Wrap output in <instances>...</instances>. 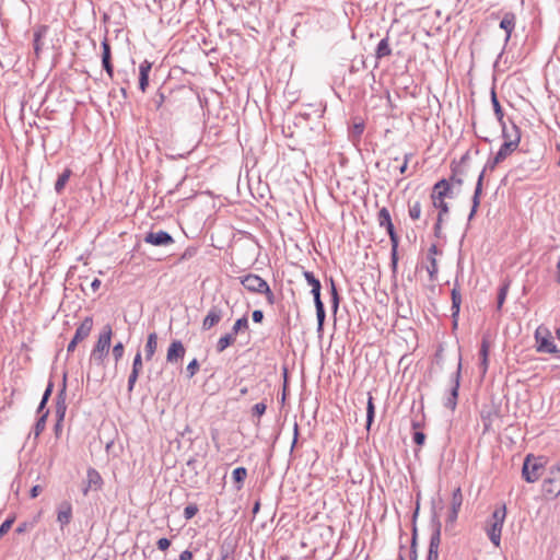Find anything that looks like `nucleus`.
Wrapping results in <instances>:
<instances>
[{
  "label": "nucleus",
  "mask_w": 560,
  "mask_h": 560,
  "mask_svg": "<svg viewBox=\"0 0 560 560\" xmlns=\"http://www.w3.org/2000/svg\"><path fill=\"white\" fill-rule=\"evenodd\" d=\"M198 370H199V363L196 359H194L192 361H190V363L188 364V366L186 369L187 377L188 378L192 377L197 373Z\"/></svg>",
  "instance_id": "obj_53"
},
{
  "label": "nucleus",
  "mask_w": 560,
  "mask_h": 560,
  "mask_svg": "<svg viewBox=\"0 0 560 560\" xmlns=\"http://www.w3.org/2000/svg\"><path fill=\"white\" fill-rule=\"evenodd\" d=\"M48 415H49V410H46L37 419L35 425H34V429H33V433H34L35 438H38L42 434V432L45 430L46 420H47Z\"/></svg>",
  "instance_id": "obj_39"
},
{
  "label": "nucleus",
  "mask_w": 560,
  "mask_h": 560,
  "mask_svg": "<svg viewBox=\"0 0 560 560\" xmlns=\"http://www.w3.org/2000/svg\"><path fill=\"white\" fill-rule=\"evenodd\" d=\"M266 290L264 292H260L259 294H264L266 296L267 303L269 305H273L276 303V298L273 292L270 290L269 284H267Z\"/></svg>",
  "instance_id": "obj_54"
},
{
  "label": "nucleus",
  "mask_w": 560,
  "mask_h": 560,
  "mask_svg": "<svg viewBox=\"0 0 560 560\" xmlns=\"http://www.w3.org/2000/svg\"><path fill=\"white\" fill-rule=\"evenodd\" d=\"M141 370H142V358H141V353L137 352V354L135 355V359H133L131 371H136V372L140 373Z\"/></svg>",
  "instance_id": "obj_56"
},
{
  "label": "nucleus",
  "mask_w": 560,
  "mask_h": 560,
  "mask_svg": "<svg viewBox=\"0 0 560 560\" xmlns=\"http://www.w3.org/2000/svg\"><path fill=\"white\" fill-rule=\"evenodd\" d=\"M102 66L106 73L113 78L114 74V67L112 63V52H110V45L108 43V39L105 37L102 42Z\"/></svg>",
  "instance_id": "obj_17"
},
{
  "label": "nucleus",
  "mask_w": 560,
  "mask_h": 560,
  "mask_svg": "<svg viewBox=\"0 0 560 560\" xmlns=\"http://www.w3.org/2000/svg\"><path fill=\"white\" fill-rule=\"evenodd\" d=\"M463 504V495L460 488H456L452 494L451 510L458 511Z\"/></svg>",
  "instance_id": "obj_41"
},
{
  "label": "nucleus",
  "mask_w": 560,
  "mask_h": 560,
  "mask_svg": "<svg viewBox=\"0 0 560 560\" xmlns=\"http://www.w3.org/2000/svg\"><path fill=\"white\" fill-rule=\"evenodd\" d=\"M417 527L413 526L412 528V537H411V545H410V560H417L418 553H417Z\"/></svg>",
  "instance_id": "obj_48"
},
{
  "label": "nucleus",
  "mask_w": 560,
  "mask_h": 560,
  "mask_svg": "<svg viewBox=\"0 0 560 560\" xmlns=\"http://www.w3.org/2000/svg\"><path fill=\"white\" fill-rule=\"evenodd\" d=\"M66 410H67V404H66V377H65L62 387L58 392L57 397H56L57 427L63 421Z\"/></svg>",
  "instance_id": "obj_14"
},
{
  "label": "nucleus",
  "mask_w": 560,
  "mask_h": 560,
  "mask_svg": "<svg viewBox=\"0 0 560 560\" xmlns=\"http://www.w3.org/2000/svg\"><path fill=\"white\" fill-rule=\"evenodd\" d=\"M517 147L518 145H515V143L512 141L503 142L501 144L499 151L497 152V154L492 159L488 160L487 164L485 165L483 170L481 171V173L478 176V180H477L476 188H475L472 199H471L472 206H471L470 213L468 215V221L472 220V218L475 217V214L478 210V207L480 205V196L482 192V182H483L486 171L487 170L493 171L495 168V166L498 164L502 163L509 155H511L512 152H514L517 149Z\"/></svg>",
  "instance_id": "obj_1"
},
{
  "label": "nucleus",
  "mask_w": 560,
  "mask_h": 560,
  "mask_svg": "<svg viewBox=\"0 0 560 560\" xmlns=\"http://www.w3.org/2000/svg\"><path fill=\"white\" fill-rule=\"evenodd\" d=\"M432 206L439 210L438 215L444 218V215L448 214L450 208L447 202L445 201V197L439 196L434 192H431Z\"/></svg>",
  "instance_id": "obj_26"
},
{
  "label": "nucleus",
  "mask_w": 560,
  "mask_h": 560,
  "mask_svg": "<svg viewBox=\"0 0 560 560\" xmlns=\"http://www.w3.org/2000/svg\"><path fill=\"white\" fill-rule=\"evenodd\" d=\"M508 290H509V284H503L500 287L499 292H498V299H497V308L498 310L502 308V306L505 302L506 295H508Z\"/></svg>",
  "instance_id": "obj_46"
},
{
  "label": "nucleus",
  "mask_w": 560,
  "mask_h": 560,
  "mask_svg": "<svg viewBox=\"0 0 560 560\" xmlns=\"http://www.w3.org/2000/svg\"><path fill=\"white\" fill-rule=\"evenodd\" d=\"M451 296H452V306H451L452 313L459 315L460 304H462V294H460L457 281L455 282V285L452 289Z\"/></svg>",
  "instance_id": "obj_28"
},
{
  "label": "nucleus",
  "mask_w": 560,
  "mask_h": 560,
  "mask_svg": "<svg viewBox=\"0 0 560 560\" xmlns=\"http://www.w3.org/2000/svg\"><path fill=\"white\" fill-rule=\"evenodd\" d=\"M489 348H490L489 340L486 337H483L482 341H481L480 350H479V355H480V359H481L480 369H481L483 374L488 370Z\"/></svg>",
  "instance_id": "obj_27"
},
{
  "label": "nucleus",
  "mask_w": 560,
  "mask_h": 560,
  "mask_svg": "<svg viewBox=\"0 0 560 560\" xmlns=\"http://www.w3.org/2000/svg\"><path fill=\"white\" fill-rule=\"evenodd\" d=\"M464 175H465V172L462 167L452 165V175L448 179L451 183V186L456 185V186L460 187L464 182L463 180Z\"/></svg>",
  "instance_id": "obj_37"
},
{
  "label": "nucleus",
  "mask_w": 560,
  "mask_h": 560,
  "mask_svg": "<svg viewBox=\"0 0 560 560\" xmlns=\"http://www.w3.org/2000/svg\"><path fill=\"white\" fill-rule=\"evenodd\" d=\"M113 357L115 359V362L118 363V361L124 357L125 353V347L122 342H117L112 350Z\"/></svg>",
  "instance_id": "obj_50"
},
{
  "label": "nucleus",
  "mask_w": 560,
  "mask_h": 560,
  "mask_svg": "<svg viewBox=\"0 0 560 560\" xmlns=\"http://www.w3.org/2000/svg\"><path fill=\"white\" fill-rule=\"evenodd\" d=\"M177 34L180 35V40H185L187 45L190 46V49H198V50H201L200 48V43H199V38L202 37V35L198 32H187V26L184 24V27L182 30H179L177 32Z\"/></svg>",
  "instance_id": "obj_18"
},
{
  "label": "nucleus",
  "mask_w": 560,
  "mask_h": 560,
  "mask_svg": "<svg viewBox=\"0 0 560 560\" xmlns=\"http://www.w3.org/2000/svg\"><path fill=\"white\" fill-rule=\"evenodd\" d=\"M412 440L417 445L421 446L425 442V434L421 431H415Z\"/></svg>",
  "instance_id": "obj_57"
},
{
  "label": "nucleus",
  "mask_w": 560,
  "mask_h": 560,
  "mask_svg": "<svg viewBox=\"0 0 560 560\" xmlns=\"http://www.w3.org/2000/svg\"><path fill=\"white\" fill-rule=\"evenodd\" d=\"M15 521V517H9L7 518L1 525H0V538L4 536L12 527L13 523Z\"/></svg>",
  "instance_id": "obj_51"
},
{
  "label": "nucleus",
  "mask_w": 560,
  "mask_h": 560,
  "mask_svg": "<svg viewBox=\"0 0 560 560\" xmlns=\"http://www.w3.org/2000/svg\"><path fill=\"white\" fill-rule=\"evenodd\" d=\"M223 310L219 305H212L202 322V329L209 330L214 327L223 317Z\"/></svg>",
  "instance_id": "obj_13"
},
{
  "label": "nucleus",
  "mask_w": 560,
  "mask_h": 560,
  "mask_svg": "<svg viewBox=\"0 0 560 560\" xmlns=\"http://www.w3.org/2000/svg\"><path fill=\"white\" fill-rule=\"evenodd\" d=\"M248 327H249V325H248V318H247V316H245V315H244L243 317L238 318V319L234 323V325H233V327H232V330H231V334H233V335L236 337V335H237L238 332H241V331H243V330H247V329H248Z\"/></svg>",
  "instance_id": "obj_40"
},
{
  "label": "nucleus",
  "mask_w": 560,
  "mask_h": 560,
  "mask_svg": "<svg viewBox=\"0 0 560 560\" xmlns=\"http://www.w3.org/2000/svg\"><path fill=\"white\" fill-rule=\"evenodd\" d=\"M500 126L502 128V137L504 142L512 141L515 143V145H518L521 141V131L518 127L515 124H512V127L509 129L505 121Z\"/></svg>",
  "instance_id": "obj_21"
},
{
  "label": "nucleus",
  "mask_w": 560,
  "mask_h": 560,
  "mask_svg": "<svg viewBox=\"0 0 560 560\" xmlns=\"http://www.w3.org/2000/svg\"><path fill=\"white\" fill-rule=\"evenodd\" d=\"M52 389H54V383H52V381H49L47 384V387L43 394L42 399L45 401H48L51 396Z\"/></svg>",
  "instance_id": "obj_59"
},
{
  "label": "nucleus",
  "mask_w": 560,
  "mask_h": 560,
  "mask_svg": "<svg viewBox=\"0 0 560 560\" xmlns=\"http://www.w3.org/2000/svg\"><path fill=\"white\" fill-rule=\"evenodd\" d=\"M174 86L171 81H165L159 88L153 102L156 106L158 112L160 113V117L165 121H171L172 118V109L174 106Z\"/></svg>",
  "instance_id": "obj_4"
},
{
  "label": "nucleus",
  "mask_w": 560,
  "mask_h": 560,
  "mask_svg": "<svg viewBox=\"0 0 560 560\" xmlns=\"http://www.w3.org/2000/svg\"><path fill=\"white\" fill-rule=\"evenodd\" d=\"M491 104L493 107L494 115L499 121L500 125H503L504 122V112L500 105V102L497 97V93L494 89L491 90Z\"/></svg>",
  "instance_id": "obj_33"
},
{
  "label": "nucleus",
  "mask_w": 560,
  "mask_h": 560,
  "mask_svg": "<svg viewBox=\"0 0 560 560\" xmlns=\"http://www.w3.org/2000/svg\"><path fill=\"white\" fill-rule=\"evenodd\" d=\"M240 280L244 288L252 293L264 292V290H266L265 287L268 284L267 281L260 278L258 275L254 273H248L244 277H241Z\"/></svg>",
  "instance_id": "obj_11"
},
{
  "label": "nucleus",
  "mask_w": 560,
  "mask_h": 560,
  "mask_svg": "<svg viewBox=\"0 0 560 560\" xmlns=\"http://www.w3.org/2000/svg\"><path fill=\"white\" fill-rule=\"evenodd\" d=\"M175 360V339L171 341L167 349V361L172 362Z\"/></svg>",
  "instance_id": "obj_60"
},
{
  "label": "nucleus",
  "mask_w": 560,
  "mask_h": 560,
  "mask_svg": "<svg viewBox=\"0 0 560 560\" xmlns=\"http://www.w3.org/2000/svg\"><path fill=\"white\" fill-rule=\"evenodd\" d=\"M432 533L430 536L427 560H439V547L441 545L442 524L436 515L431 520Z\"/></svg>",
  "instance_id": "obj_8"
},
{
  "label": "nucleus",
  "mask_w": 560,
  "mask_h": 560,
  "mask_svg": "<svg viewBox=\"0 0 560 560\" xmlns=\"http://www.w3.org/2000/svg\"><path fill=\"white\" fill-rule=\"evenodd\" d=\"M72 175V171L70 168H65V171L58 176L55 183V190L57 194H61Z\"/></svg>",
  "instance_id": "obj_32"
},
{
  "label": "nucleus",
  "mask_w": 560,
  "mask_h": 560,
  "mask_svg": "<svg viewBox=\"0 0 560 560\" xmlns=\"http://www.w3.org/2000/svg\"><path fill=\"white\" fill-rule=\"evenodd\" d=\"M197 252L198 247L196 246L187 247L185 252L180 255V257L177 258V262L192 259L197 255Z\"/></svg>",
  "instance_id": "obj_47"
},
{
  "label": "nucleus",
  "mask_w": 560,
  "mask_h": 560,
  "mask_svg": "<svg viewBox=\"0 0 560 560\" xmlns=\"http://www.w3.org/2000/svg\"><path fill=\"white\" fill-rule=\"evenodd\" d=\"M442 223H443V218H441V215H438L436 222L434 224V235H435V237H440L441 236Z\"/></svg>",
  "instance_id": "obj_61"
},
{
  "label": "nucleus",
  "mask_w": 560,
  "mask_h": 560,
  "mask_svg": "<svg viewBox=\"0 0 560 560\" xmlns=\"http://www.w3.org/2000/svg\"><path fill=\"white\" fill-rule=\"evenodd\" d=\"M151 63L148 60H144L140 63L139 67V88L142 92L145 91L149 85V73L151 71Z\"/></svg>",
  "instance_id": "obj_25"
},
{
  "label": "nucleus",
  "mask_w": 560,
  "mask_h": 560,
  "mask_svg": "<svg viewBox=\"0 0 560 560\" xmlns=\"http://www.w3.org/2000/svg\"><path fill=\"white\" fill-rule=\"evenodd\" d=\"M460 378H462V355L459 354L456 371L451 376V388H450L448 395L444 399V402H443L444 407L450 409L451 411H454L457 406Z\"/></svg>",
  "instance_id": "obj_7"
},
{
  "label": "nucleus",
  "mask_w": 560,
  "mask_h": 560,
  "mask_svg": "<svg viewBox=\"0 0 560 560\" xmlns=\"http://www.w3.org/2000/svg\"><path fill=\"white\" fill-rule=\"evenodd\" d=\"M198 511H199V509H198L197 504H189L184 510V516L186 520H190L198 513Z\"/></svg>",
  "instance_id": "obj_52"
},
{
  "label": "nucleus",
  "mask_w": 560,
  "mask_h": 560,
  "mask_svg": "<svg viewBox=\"0 0 560 560\" xmlns=\"http://www.w3.org/2000/svg\"><path fill=\"white\" fill-rule=\"evenodd\" d=\"M330 295H331V307L336 312L339 306V294L335 284V281L330 279Z\"/></svg>",
  "instance_id": "obj_45"
},
{
  "label": "nucleus",
  "mask_w": 560,
  "mask_h": 560,
  "mask_svg": "<svg viewBox=\"0 0 560 560\" xmlns=\"http://www.w3.org/2000/svg\"><path fill=\"white\" fill-rule=\"evenodd\" d=\"M144 242L155 246H162L172 244L173 237L171 234L164 231L149 232L144 237Z\"/></svg>",
  "instance_id": "obj_15"
},
{
  "label": "nucleus",
  "mask_w": 560,
  "mask_h": 560,
  "mask_svg": "<svg viewBox=\"0 0 560 560\" xmlns=\"http://www.w3.org/2000/svg\"><path fill=\"white\" fill-rule=\"evenodd\" d=\"M179 14L177 24L184 23L187 26V32L198 33V21L196 18L199 12V0H182L179 3Z\"/></svg>",
  "instance_id": "obj_5"
},
{
  "label": "nucleus",
  "mask_w": 560,
  "mask_h": 560,
  "mask_svg": "<svg viewBox=\"0 0 560 560\" xmlns=\"http://www.w3.org/2000/svg\"><path fill=\"white\" fill-rule=\"evenodd\" d=\"M194 557L192 555V551L190 550H185L183 551L180 555H179V559L178 560H191Z\"/></svg>",
  "instance_id": "obj_64"
},
{
  "label": "nucleus",
  "mask_w": 560,
  "mask_h": 560,
  "mask_svg": "<svg viewBox=\"0 0 560 560\" xmlns=\"http://www.w3.org/2000/svg\"><path fill=\"white\" fill-rule=\"evenodd\" d=\"M377 222L381 228H384L389 236L392 250H390V266L395 272L398 265V244L399 237L395 231L390 213L387 208L383 207L377 213Z\"/></svg>",
  "instance_id": "obj_3"
},
{
  "label": "nucleus",
  "mask_w": 560,
  "mask_h": 560,
  "mask_svg": "<svg viewBox=\"0 0 560 560\" xmlns=\"http://www.w3.org/2000/svg\"><path fill=\"white\" fill-rule=\"evenodd\" d=\"M72 518V505L68 501H62L57 508V522L60 524L62 529L67 526Z\"/></svg>",
  "instance_id": "obj_16"
},
{
  "label": "nucleus",
  "mask_w": 560,
  "mask_h": 560,
  "mask_svg": "<svg viewBox=\"0 0 560 560\" xmlns=\"http://www.w3.org/2000/svg\"><path fill=\"white\" fill-rule=\"evenodd\" d=\"M252 317L255 323H261L264 319V313L260 310H255L252 314Z\"/></svg>",
  "instance_id": "obj_63"
},
{
  "label": "nucleus",
  "mask_w": 560,
  "mask_h": 560,
  "mask_svg": "<svg viewBox=\"0 0 560 560\" xmlns=\"http://www.w3.org/2000/svg\"><path fill=\"white\" fill-rule=\"evenodd\" d=\"M505 516H506V506L503 504L502 506L500 508H497L492 515H491V518L489 520V522H492V523H497V524H504V521H505Z\"/></svg>",
  "instance_id": "obj_38"
},
{
  "label": "nucleus",
  "mask_w": 560,
  "mask_h": 560,
  "mask_svg": "<svg viewBox=\"0 0 560 560\" xmlns=\"http://www.w3.org/2000/svg\"><path fill=\"white\" fill-rule=\"evenodd\" d=\"M540 328H538L535 332V338L537 341V351L542 353H550L556 354L558 358H560V350L557 348V346L550 340L549 337H541Z\"/></svg>",
  "instance_id": "obj_12"
},
{
  "label": "nucleus",
  "mask_w": 560,
  "mask_h": 560,
  "mask_svg": "<svg viewBox=\"0 0 560 560\" xmlns=\"http://www.w3.org/2000/svg\"><path fill=\"white\" fill-rule=\"evenodd\" d=\"M103 478L100 472L93 468H88L86 479L84 481V486L82 488L83 495H88L90 491H98L102 489Z\"/></svg>",
  "instance_id": "obj_10"
},
{
  "label": "nucleus",
  "mask_w": 560,
  "mask_h": 560,
  "mask_svg": "<svg viewBox=\"0 0 560 560\" xmlns=\"http://www.w3.org/2000/svg\"><path fill=\"white\" fill-rule=\"evenodd\" d=\"M93 328V318L91 316H86L80 325L77 327L75 332L83 337L84 339L89 337Z\"/></svg>",
  "instance_id": "obj_30"
},
{
  "label": "nucleus",
  "mask_w": 560,
  "mask_h": 560,
  "mask_svg": "<svg viewBox=\"0 0 560 560\" xmlns=\"http://www.w3.org/2000/svg\"><path fill=\"white\" fill-rule=\"evenodd\" d=\"M303 276L306 282L312 287V294L314 296V301L320 299V281L314 276L312 271L304 270Z\"/></svg>",
  "instance_id": "obj_24"
},
{
  "label": "nucleus",
  "mask_w": 560,
  "mask_h": 560,
  "mask_svg": "<svg viewBox=\"0 0 560 560\" xmlns=\"http://www.w3.org/2000/svg\"><path fill=\"white\" fill-rule=\"evenodd\" d=\"M364 131V124L363 122H357L352 126L350 137L352 140H359Z\"/></svg>",
  "instance_id": "obj_49"
},
{
  "label": "nucleus",
  "mask_w": 560,
  "mask_h": 560,
  "mask_svg": "<svg viewBox=\"0 0 560 560\" xmlns=\"http://www.w3.org/2000/svg\"><path fill=\"white\" fill-rule=\"evenodd\" d=\"M408 213L411 220H419L421 215V203L420 201H415L413 203H409Z\"/></svg>",
  "instance_id": "obj_43"
},
{
  "label": "nucleus",
  "mask_w": 560,
  "mask_h": 560,
  "mask_svg": "<svg viewBox=\"0 0 560 560\" xmlns=\"http://www.w3.org/2000/svg\"><path fill=\"white\" fill-rule=\"evenodd\" d=\"M235 340L236 337L231 332L222 336L217 342V351L219 353L223 352L228 347L232 346L235 342Z\"/></svg>",
  "instance_id": "obj_34"
},
{
  "label": "nucleus",
  "mask_w": 560,
  "mask_h": 560,
  "mask_svg": "<svg viewBox=\"0 0 560 560\" xmlns=\"http://www.w3.org/2000/svg\"><path fill=\"white\" fill-rule=\"evenodd\" d=\"M392 55V48L389 46V38L385 37L380 40L375 50L376 59H382Z\"/></svg>",
  "instance_id": "obj_29"
},
{
  "label": "nucleus",
  "mask_w": 560,
  "mask_h": 560,
  "mask_svg": "<svg viewBox=\"0 0 560 560\" xmlns=\"http://www.w3.org/2000/svg\"><path fill=\"white\" fill-rule=\"evenodd\" d=\"M542 491L553 498L560 494V462L549 468V476L542 482Z\"/></svg>",
  "instance_id": "obj_9"
},
{
  "label": "nucleus",
  "mask_w": 560,
  "mask_h": 560,
  "mask_svg": "<svg viewBox=\"0 0 560 560\" xmlns=\"http://www.w3.org/2000/svg\"><path fill=\"white\" fill-rule=\"evenodd\" d=\"M432 192L445 198H453V189L451 183L445 178L434 184Z\"/></svg>",
  "instance_id": "obj_23"
},
{
  "label": "nucleus",
  "mask_w": 560,
  "mask_h": 560,
  "mask_svg": "<svg viewBox=\"0 0 560 560\" xmlns=\"http://www.w3.org/2000/svg\"><path fill=\"white\" fill-rule=\"evenodd\" d=\"M113 329L109 324L105 325L95 342L89 358L91 366H104L112 343Z\"/></svg>",
  "instance_id": "obj_2"
},
{
  "label": "nucleus",
  "mask_w": 560,
  "mask_h": 560,
  "mask_svg": "<svg viewBox=\"0 0 560 560\" xmlns=\"http://www.w3.org/2000/svg\"><path fill=\"white\" fill-rule=\"evenodd\" d=\"M138 376H139L138 372L131 371V373H130V375L128 377V392H132Z\"/></svg>",
  "instance_id": "obj_58"
},
{
  "label": "nucleus",
  "mask_w": 560,
  "mask_h": 560,
  "mask_svg": "<svg viewBox=\"0 0 560 560\" xmlns=\"http://www.w3.org/2000/svg\"><path fill=\"white\" fill-rule=\"evenodd\" d=\"M516 23V16L513 12H505L501 22H500V28L504 30L505 32V44L509 43L511 35L515 28Z\"/></svg>",
  "instance_id": "obj_19"
},
{
  "label": "nucleus",
  "mask_w": 560,
  "mask_h": 560,
  "mask_svg": "<svg viewBox=\"0 0 560 560\" xmlns=\"http://www.w3.org/2000/svg\"><path fill=\"white\" fill-rule=\"evenodd\" d=\"M158 347V336L155 332L149 335L147 343L144 346L145 359L150 360L155 353Z\"/></svg>",
  "instance_id": "obj_31"
},
{
  "label": "nucleus",
  "mask_w": 560,
  "mask_h": 560,
  "mask_svg": "<svg viewBox=\"0 0 560 560\" xmlns=\"http://www.w3.org/2000/svg\"><path fill=\"white\" fill-rule=\"evenodd\" d=\"M373 396L369 393L368 402H366V429L370 430L375 416V406L373 401Z\"/></svg>",
  "instance_id": "obj_36"
},
{
  "label": "nucleus",
  "mask_w": 560,
  "mask_h": 560,
  "mask_svg": "<svg viewBox=\"0 0 560 560\" xmlns=\"http://www.w3.org/2000/svg\"><path fill=\"white\" fill-rule=\"evenodd\" d=\"M314 304H315V308H316V317H317V324H318L317 329H318V331H320L323 329L325 317H326L325 307H324V303H323L322 299L315 300Z\"/></svg>",
  "instance_id": "obj_35"
},
{
  "label": "nucleus",
  "mask_w": 560,
  "mask_h": 560,
  "mask_svg": "<svg viewBox=\"0 0 560 560\" xmlns=\"http://www.w3.org/2000/svg\"><path fill=\"white\" fill-rule=\"evenodd\" d=\"M544 468V457H536L533 454H528L523 463L522 478L528 483H534L539 480Z\"/></svg>",
  "instance_id": "obj_6"
},
{
  "label": "nucleus",
  "mask_w": 560,
  "mask_h": 560,
  "mask_svg": "<svg viewBox=\"0 0 560 560\" xmlns=\"http://www.w3.org/2000/svg\"><path fill=\"white\" fill-rule=\"evenodd\" d=\"M502 527H503L502 524H497V523L488 522L487 535H488L490 541L495 547L500 546Z\"/></svg>",
  "instance_id": "obj_22"
},
{
  "label": "nucleus",
  "mask_w": 560,
  "mask_h": 560,
  "mask_svg": "<svg viewBox=\"0 0 560 560\" xmlns=\"http://www.w3.org/2000/svg\"><path fill=\"white\" fill-rule=\"evenodd\" d=\"M160 550H166L171 546V540L167 538H161L156 542Z\"/></svg>",
  "instance_id": "obj_62"
},
{
  "label": "nucleus",
  "mask_w": 560,
  "mask_h": 560,
  "mask_svg": "<svg viewBox=\"0 0 560 560\" xmlns=\"http://www.w3.org/2000/svg\"><path fill=\"white\" fill-rule=\"evenodd\" d=\"M233 480L238 483V489L247 477V469L245 467H237L232 472Z\"/></svg>",
  "instance_id": "obj_42"
},
{
  "label": "nucleus",
  "mask_w": 560,
  "mask_h": 560,
  "mask_svg": "<svg viewBox=\"0 0 560 560\" xmlns=\"http://www.w3.org/2000/svg\"><path fill=\"white\" fill-rule=\"evenodd\" d=\"M439 253L440 252L438 249L436 244H432L429 247V250H428L429 266L427 267V270H428V273L430 276V280H435L438 271H439V269H438V261H436V258H435V255H438Z\"/></svg>",
  "instance_id": "obj_20"
},
{
  "label": "nucleus",
  "mask_w": 560,
  "mask_h": 560,
  "mask_svg": "<svg viewBox=\"0 0 560 560\" xmlns=\"http://www.w3.org/2000/svg\"><path fill=\"white\" fill-rule=\"evenodd\" d=\"M47 31V27L46 26H43L40 30L36 31L34 33V40H33V46H34V50L36 52V55L39 54L40 49H42V43H40V39H42V36L43 34Z\"/></svg>",
  "instance_id": "obj_44"
},
{
  "label": "nucleus",
  "mask_w": 560,
  "mask_h": 560,
  "mask_svg": "<svg viewBox=\"0 0 560 560\" xmlns=\"http://www.w3.org/2000/svg\"><path fill=\"white\" fill-rule=\"evenodd\" d=\"M267 405L265 402H258L253 407V416L260 417L266 412Z\"/></svg>",
  "instance_id": "obj_55"
}]
</instances>
